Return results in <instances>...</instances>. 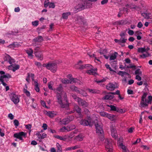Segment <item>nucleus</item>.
Masks as SVG:
<instances>
[{"instance_id":"2eb2a0df","label":"nucleus","mask_w":152,"mask_h":152,"mask_svg":"<svg viewBox=\"0 0 152 152\" xmlns=\"http://www.w3.org/2000/svg\"><path fill=\"white\" fill-rule=\"evenodd\" d=\"M79 99L77 102L78 104L83 107H86L88 106V103L86 101L83 100L81 98L78 99Z\"/></svg>"},{"instance_id":"1a4fd4ad","label":"nucleus","mask_w":152,"mask_h":152,"mask_svg":"<svg viewBox=\"0 0 152 152\" xmlns=\"http://www.w3.org/2000/svg\"><path fill=\"white\" fill-rule=\"evenodd\" d=\"M26 135V133L23 132H19L18 133H15L14 134V137L16 138L19 139L20 140L23 141V140L22 138L23 136L25 137Z\"/></svg>"},{"instance_id":"a18cd8bd","label":"nucleus","mask_w":152,"mask_h":152,"mask_svg":"<svg viewBox=\"0 0 152 152\" xmlns=\"http://www.w3.org/2000/svg\"><path fill=\"white\" fill-rule=\"evenodd\" d=\"M23 92L27 96H30V92L26 89H23Z\"/></svg>"},{"instance_id":"f704fd0d","label":"nucleus","mask_w":152,"mask_h":152,"mask_svg":"<svg viewBox=\"0 0 152 152\" xmlns=\"http://www.w3.org/2000/svg\"><path fill=\"white\" fill-rule=\"evenodd\" d=\"M35 89L37 92L39 91V88L38 86V83L36 81H34Z\"/></svg>"},{"instance_id":"8fccbe9b","label":"nucleus","mask_w":152,"mask_h":152,"mask_svg":"<svg viewBox=\"0 0 152 152\" xmlns=\"http://www.w3.org/2000/svg\"><path fill=\"white\" fill-rule=\"evenodd\" d=\"M36 135L37 136L39 139L41 140L40 138L41 137L42 134H41L40 132H37V133H36Z\"/></svg>"},{"instance_id":"7ed1b4c3","label":"nucleus","mask_w":152,"mask_h":152,"mask_svg":"<svg viewBox=\"0 0 152 152\" xmlns=\"http://www.w3.org/2000/svg\"><path fill=\"white\" fill-rule=\"evenodd\" d=\"M4 61H7L11 64L8 66V68L9 69L12 70L13 71V66H14L13 63H15V60L7 54H6L5 56H4Z\"/></svg>"},{"instance_id":"f3484780","label":"nucleus","mask_w":152,"mask_h":152,"mask_svg":"<svg viewBox=\"0 0 152 152\" xmlns=\"http://www.w3.org/2000/svg\"><path fill=\"white\" fill-rule=\"evenodd\" d=\"M97 70L96 69H93V68L88 70L86 71V72L87 74L90 75H97Z\"/></svg>"},{"instance_id":"b1692460","label":"nucleus","mask_w":152,"mask_h":152,"mask_svg":"<svg viewBox=\"0 0 152 152\" xmlns=\"http://www.w3.org/2000/svg\"><path fill=\"white\" fill-rule=\"evenodd\" d=\"M46 114L50 118H53L55 116L56 114H55L54 112H53L52 111H46Z\"/></svg>"},{"instance_id":"4d7b16f0","label":"nucleus","mask_w":152,"mask_h":152,"mask_svg":"<svg viewBox=\"0 0 152 152\" xmlns=\"http://www.w3.org/2000/svg\"><path fill=\"white\" fill-rule=\"evenodd\" d=\"M13 45V48H15L18 47V44H15V42H14V43H13L12 44H10L9 45H8L7 46V47H10L11 46V45Z\"/></svg>"},{"instance_id":"e433bc0d","label":"nucleus","mask_w":152,"mask_h":152,"mask_svg":"<svg viewBox=\"0 0 152 152\" xmlns=\"http://www.w3.org/2000/svg\"><path fill=\"white\" fill-rule=\"evenodd\" d=\"M56 145L57 150V152H61L62 150V148L59 144L58 142L57 143Z\"/></svg>"},{"instance_id":"5701e85b","label":"nucleus","mask_w":152,"mask_h":152,"mask_svg":"<svg viewBox=\"0 0 152 152\" xmlns=\"http://www.w3.org/2000/svg\"><path fill=\"white\" fill-rule=\"evenodd\" d=\"M80 148V146L78 145H76L74 146L67 148L65 149V150L66 151H70L72 150H74L77 148Z\"/></svg>"},{"instance_id":"ddd939ff","label":"nucleus","mask_w":152,"mask_h":152,"mask_svg":"<svg viewBox=\"0 0 152 152\" xmlns=\"http://www.w3.org/2000/svg\"><path fill=\"white\" fill-rule=\"evenodd\" d=\"M117 84H114L112 83H109L106 86V88L107 89L110 91H113L115 88H117Z\"/></svg>"},{"instance_id":"9b49d317","label":"nucleus","mask_w":152,"mask_h":152,"mask_svg":"<svg viewBox=\"0 0 152 152\" xmlns=\"http://www.w3.org/2000/svg\"><path fill=\"white\" fill-rule=\"evenodd\" d=\"M44 40L42 36H38L35 37L33 40V42L34 43H33V46H36V43H40Z\"/></svg>"},{"instance_id":"0e129e2a","label":"nucleus","mask_w":152,"mask_h":152,"mask_svg":"<svg viewBox=\"0 0 152 152\" xmlns=\"http://www.w3.org/2000/svg\"><path fill=\"white\" fill-rule=\"evenodd\" d=\"M107 113L104 112H101L100 113V115L102 116L103 117H106Z\"/></svg>"},{"instance_id":"f8f14e48","label":"nucleus","mask_w":152,"mask_h":152,"mask_svg":"<svg viewBox=\"0 0 152 152\" xmlns=\"http://www.w3.org/2000/svg\"><path fill=\"white\" fill-rule=\"evenodd\" d=\"M95 126L96 129V133L99 135L102 134L103 133V131L102 126L98 123L96 124Z\"/></svg>"},{"instance_id":"864d4df0","label":"nucleus","mask_w":152,"mask_h":152,"mask_svg":"<svg viewBox=\"0 0 152 152\" xmlns=\"http://www.w3.org/2000/svg\"><path fill=\"white\" fill-rule=\"evenodd\" d=\"M107 77H105V78H103L101 80H100L96 81V82L97 83H103V82H104L107 79Z\"/></svg>"},{"instance_id":"39448f33","label":"nucleus","mask_w":152,"mask_h":152,"mask_svg":"<svg viewBox=\"0 0 152 152\" xmlns=\"http://www.w3.org/2000/svg\"><path fill=\"white\" fill-rule=\"evenodd\" d=\"M82 1V3L78 4V5L75 7L76 10H75V13H76L84 9L86 7V0H81Z\"/></svg>"},{"instance_id":"a878e982","label":"nucleus","mask_w":152,"mask_h":152,"mask_svg":"<svg viewBox=\"0 0 152 152\" xmlns=\"http://www.w3.org/2000/svg\"><path fill=\"white\" fill-rule=\"evenodd\" d=\"M74 110L78 113L79 115L81 114V109L77 105H75L74 107Z\"/></svg>"},{"instance_id":"6e6d98bb","label":"nucleus","mask_w":152,"mask_h":152,"mask_svg":"<svg viewBox=\"0 0 152 152\" xmlns=\"http://www.w3.org/2000/svg\"><path fill=\"white\" fill-rule=\"evenodd\" d=\"M34 50V53H35L36 52H40L41 51V50L40 48L39 47H35Z\"/></svg>"},{"instance_id":"e2e57ef3","label":"nucleus","mask_w":152,"mask_h":152,"mask_svg":"<svg viewBox=\"0 0 152 152\" xmlns=\"http://www.w3.org/2000/svg\"><path fill=\"white\" fill-rule=\"evenodd\" d=\"M119 145L121 146V148L122 149L123 151L125 150H126V146L124 145L123 144V143H120L119 142Z\"/></svg>"},{"instance_id":"393cba45","label":"nucleus","mask_w":152,"mask_h":152,"mask_svg":"<svg viewBox=\"0 0 152 152\" xmlns=\"http://www.w3.org/2000/svg\"><path fill=\"white\" fill-rule=\"evenodd\" d=\"M71 14V12H64L63 13L62 15V18L64 19H67L68 18V16L70 15Z\"/></svg>"},{"instance_id":"4468645a","label":"nucleus","mask_w":152,"mask_h":152,"mask_svg":"<svg viewBox=\"0 0 152 152\" xmlns=\"http://www.w3.org/2000/svg\"><path fill=\"white\" fill-rule=\"evenodd\" d=\"M75 20L76 23L80 24L83 23L84 18L82 16L77 15L75 16Z\"/></svg>"},{"instance_id":"338daca9","label":"nucleus","mask_w":152,"mask_h":152,"mask_svg":"<svg viewBox=\"0 0 152 152\" xmlns=\"http://www.w3.org/2000/svg\"><path fill=\"white\" fill-rule=\"evenodd\" d=\"M39 68L41 67L42 65L40 63L37 61H35L34 63Z\"/></svg>"},{"instance_id":"412c9836","label":"nucleus","mask_w":152,"mask_h":152,"mask_svg":"<svg viewBox=\"0 0 152 152\" xmlns=\"http://www.w3.org/2000/svg\"><path fill=\"white\" fill-rule=\"evenodd\" d=\"M1 76L2 79L4 80V79H5V80L7 81L8 80V79L12 77L11 75L8 73H6L5 75Z\"/></svg>"},{"instance_id":"423d86ee","label":"nucleus","mask_w":152,"mask_h":152,"mask_svg":"<svg viewBox=\"0 0 152 152\" xmlns=\"http://www.w3.org/2000/svg\"><path fill=\"white\" fill-rule=\"evenodd\" d=\"M143 17L147 19H152V15L146 7L143 8Z\"/></svg>"},{"instance_id":"6e6552de","label":"nucleus","mask_w":152,"mask_h":152,"mask_svg":"<svg viewBox=\"0 0 152 152\" xmlns=\"http://www.w3.org/2000/svg\"><path fill=\"white\" fill-rule=\"evenodd\" d=\"M10 99L15 104L18 103L20 101L18 96L14 93H11L9 95Z\"/></svg>"},{"instance_id":"052dcab7","label":"nucleus","mask_w":152,"mask_h":152,"mask_svg":"<svg viewBox=\"0 0 152 152\" xmlns=\"http://www.w3.org/2000/svg\"><path fill=\"white\" fill-rule=\"evenodd\" d=\"M32 25L35 26H37L39 24L38 21L35 20L32 22Z\"/></svg>"},{"instance_id":"bf43d9fd","label":"nucleus","mask_w":152,"mask_h":152,"mask_svg":"<svg viewBox=\"0 0 152 152\" xmlns=\"http://www.w3.org/2000/svg\"><path fill=\"white\" fill-rule=\"evenodd\" d=\"M140 140L141 139L140 138L137 139L134 142H132V145H135L137 144L140 142Z\"/></svg>"},{"instance_id":"bb28decb","label":"nucleus","mask_w":152,"mask_h":152,"mask_svg":"<svg viewBox=\"0 0 152 152\" xmlns=\"http://www.w3.org/2000/svg\"><path fill=\"white\" fill-rule=\"evenodd\" d=\"M118 53L117 52H115L114 54H113L111 55L110 58V60H114L115 59L117 56Z\"/></svg>"},{"instance_id":"6ab92c4d","label":"nucleus","mask_w":152,"mask_h":152,"mask_svg":"<svg viewBox=\"0 0 152 152\" xmlns=\"http://www.w3.org/2000/svg\"><path fill=\"white\" fill-rule=\"evenodd\" d=\"M33 52V50L31 49L26 50V53L28 54V57L31 59H32L33 58V55L32 54Z\"/></svg>"},{"instance_id":"7c9ffc66","label":"nucleus","mask_w":152,"mask_h":152,"mask_svg":"<svg viewBox=\"0 0 152 152\" xmlns=\"http://www.w3.org/2000/svg\"><path fill=\"white\" fill-rule=\"evenodd\" d=\"M115 116V115H114L107 113L106 117H107L111 121H114V118Z\"/></svg>"},{"instance_id":"79ce46f5","label":"nucleus","mask_w":152,"mask_h":152,"mask_svg":"<svg viewBox=\"0 0 152 152\" xmlns=\"http://www.w3.org/2000/svg\"><path fill=\"white\" fill-rule=\"evenodd\" d=\"M55 137L57 139L64 141H65L66 140V138L62 137L59 136V135L55 136Z\"/></svg>"},{"instance_id":"58836bf2","label":"nucleus","mask_w":152,"mask_h":152,"mask_svg":"<svg viewBox=\"0 0 152 152\" xmlns=\"http://www.w3.org/2000/svg\"><path fill=\"white\" fill-rule=\"evenodd\" d=\"M61 105V107L63 108H65L68 110L69 108V104L67 103L63 104L62 102V103L60 104Z\"/></svg>"},{"instance_id":"aec40b11","label":"nucleus","mask_w":152,"mask_h":152,"mask_svg":"<svg viewBox=\"0 0 152 152\" xmlns=\"http://www.w3.org/2000/svg\"><path fill=\"white\" fill-rule=\"evenodd\" d=\"M35 56L40 60H42L43 58V55L41 51L34 53Z\"/></svg>"},{"instance_id":"680f3d73","label":"nucleus","mask_w":152,"mask_h":152,"mask_svg":"<svg viewBox=\"0 0 152 152\" xmlns=\"http://www.w3.org/2000/svg\"><path fill=\"white\" fill-rule=\"evenodd\" d=\"M25 127L26 129H27L28 130H30V131H31V125L30 124H27V125H26ZM30 132L29 133H30Z\"/></svg>"},{"instance_id":"a211bd4d","label":"nucleus","mask_w":152,"mask_h":152,"mask_svg":"<svg viewBox=\"0 0 152 152\" xmlns=\"http://www.w3.org/2000/svg\"><path fill=\"white\" fill-rule=\"evenodd\" d=\"M114 97V95L111 94V92H110L106 94L103 97V99L105 100H111Z\"/></svg>"},{"instance_id":"a19ab883","label":"nucleus","mask_w":152,"mask_h":152,"mask_svg":"<svg viewBox=\"0 0 152 152\" xmlns=\"http://www.w3.org/2000/svg\"><path fill=\"white\" fill-rule=\"evenodd\" d=\"M19 68L20 66L19 65H17L14 64V66H13V71L14 72H15L16 70L19 69Z\"/></svg>"},{"instance_id":"72a5a7b5","label":"nucleus","mask_w":152,"mask_h":152,"mask_svg":"<svg viewBox=\"0 0 152 152\" xmlns=\"http://www.w3.org/2000/svg\"><path fill=\"white\" fill-rule=\"evenodd\" d=\"M126 7L129 8L130 9H136L137 7L134 4H126Z\"/></svg>"},{"instance_id":"3c124183","label":"nucleus","mask_w":152,"mask_h":152,"mask_svg":"<svg viewBox=\"0 0 152 152\" xmlns=\"http://www.w3.org/2000/svg\"><path fill=\"white\" fill-rule=\"evenodd\" d=\"M48 87L49 89L52 90H53V91H55V89L53 88V87L52 86L51 84L50 83H49L48 84Z\"/></svg>"},{"instance_id":"2f4dec72","label":"nucleus","mask_w":152,"mask_h":152,"mask_svg":"<svg viewBox=\"0 0 152 152\" xmlns=\"http://www.w3.org/2000/svg\"><path fill=\"white\" fill-rule=\"evenodd\" d=\"M145 50V48L143 47V58H145L146 57L150 56H151V55L148 52H145V53H144Z\"/></svg>"},{"instance_id":"09e8293b","label":"nucleus","mask_w":152,"mask_h":152,"mask_svg":"<svg viewBox=\"0 0 152 152\" xmlns=\"http://www.w3.org/2000/svg\"><path fill=\"white\" fill-rule=\"evenodd\" d=\"M85 66L86 67L85 69H91L93 68V66L89 64H85Z\"/></svg>"},{"instance_id":"f257e3e1","label":"nucleus","mask_w":152,"mask_h":152,"mask_svg":"<svg viewBox=\"0 0 152 152\" xmlns=\"http://www.w3.org/2000/svg\"><path fill=\"white\" fill-rule=\"evenodd\" d=\"M143 86H145V88L144 89L145 92L143 93V107L144 106H147L148 105L149 103H151L152 101V96H149L148 97V99H145L144 100V98L147 95V94L148 92V86L147 83V81L144 82L143 81Z\"/></svg>"},{"instance_id":"69168bd1","label":"nucleus","mask_w":152,"mask_h":152,"mask_svg":"<svg viewBox=\"0 0 152 152\" xmlns=\"http://www.w3.org/2000/svg\"><path fill=\"white\" fill-rule=\"evenodd\" d=\"M79 81L76 78H72V80L71 81V83L72 82H73V83H76L77 82L78 83V82Z\"/></svg>"},{"instance_id":"473e14b6","label":"nucleus","mask_w":152,"mask_h":152,"mask_svg":"<svg viewBox=\"0 0 152 152\" xmlns=\"http://www.w3.org/2000/svg\"><path fill=\"white\" fill-rule=\"evenodd\" d=\"M55 90L60 92V93H62L63 91V88L61 84L59 85V86L55 89Z\"/></svg>"},{"instance_id":"9d476101","label":"nucleus","mask_w":152,"mask_h":152,"mask_svg":"<svg viewBox=\"0 0 152 152\" xmlns=\"http://www.w3.org/2000/svg\"><path fill=\"white\" fill-rule=\"evenodd\" d=\"M88 120L85 119L82 120L80 122V124L84 126H87L88 125L91 126V118L90 117H88Z\"/></svg>"},{"instance_id":"5fc2aeb1","label":"nucleus","mask_w":152,"mask_h":152,"mask_svg":"<svg viewBox=\"0 0 152 152\" xmlns=\"http://www.w3.org/2000/svg\"><path fill=\"white\" fill-rule=\"evenodd\" d=\"M69 120V122L72 121L74 119V116L73 115L69 116L67 118Z\"/></svg>"},{"instance_id":"20e7f679","label":"nucleus","mask_w":152,"mask_h":152,"mask_svg":"<svg viewBox=\"0 0 152 152\" xmlns=\"http://www.w3.org/2000/svg\"><path fill=\"white\" fill-rule=\"evenodd\" d=\"M126 34V32H121L119 34L120 36H121V38L119 39H114V41L116 43H118L119 45H121V43H125L126 41L127 40V39H125L124 37Z\"/></svg>"},{"instance_id":"13d9d810","label":"nucleus","mask_w":152,"mask_h":152,"mask_svg":"<svg viewBox=\"0 0 152 152\" xmlns=\"http://www.w3.org/2000/svg\"><path fill=\"white\" fill-rule=\"evenodd\" d=\"M83 112L85 114L87 115H89L90 114L89 110L87 108L84 109Z\"/></svg>"},{"instance_id":"603ef678","label":"nucleus","mask_w":152,"mask_h":152,"mask_svg":"<svg viewBox=\"0 0 152 152\" xmlns=\"http://www.w3.org/2000/svg\"><path fill=\"white\" fill-rule=\"evenodd\" d=\"M141 71L140 69H137L135 72V74L136 75H139L141 74Z\"/></svg>"},{"instance_id":"f03ea898","label":"nucleus","mask_w":152,"mask_h":152,"mask_svg":"<svg viewBox=\"0 0 152 152\" xmlns=\"http://www.w3.org/2000/svg\"><path fill=\"white\" fill-rule=\"evenodd\" d=\"M43 66L53 73L55 72L57 69L58 66L56 63L53 62L49 63L48 64H44Z\"/></svg>"},{"instance_id":"c756f323","label":"nucleus","mask_w":152,"mask_h":152,"mask_svg":"<svg viewBox=\"0 0 152 152\" xmlns=\"http://www.w3.org/2000/svg\"><path fill=\"white\" fill-rule=\"evenodd\" d=\"M57 99L58 100V102L59 104L62 103V100L61 98V96L60 94L57 93L56 95Z\"/></svg>"},{"instance_id":"c9c22d12","label":"nucleus","mask_w":152,"mask_h":152,"mask_svg":"<svg viewBox=\"0 0 152 152\" xmlns=\"http://www.w3.org/2000/svg\"><path fill=\"white\" fill-rule=\"evenodd\" d=\"M61 81L64 84H68L69 83H71V82L66 79H63L61 80Z\"/></svg>"},{"instance_id":"774afa93","label":"nucleus","mask_w":152,"mask_h":152,"mask_svg":"<svg viewBox=\"0 0 152 152\" xmlns=\"http://www.w3.org/2000/svg\"><path fill=\"white\" fill-rule=\"evenodd\" d=\"M72 97L77 102L79 100L78 99H80V98L77 97V96L75 95H72Z\"/></svg>"},{"instance_id":"4be33fe9","label":"nucleus","mask_w":152,"mask_h":152,"mask_svg":"<svg viewBox=\"0 0 152 152\" xmlns=\"http://www.w3.org/2000/svg\"><path fill=\"white\" fill-rule=\"evenodd\" d=\"M111 131L112 136L113 137L116 139L117 138V135L116 130L114 128H112V129H111Z\"/></svg>"},{"instance_id":"c85d7f7f","label":"nucleus","mask_w":152,"mask_h":152,"mask_svg":"<svg viewBox=\"0 0 152 152\" xmlns=\"http://www.w3.org/2000/svg\"><path fill=\"white\" fill-rule=\"evenodd\" d=\"M61 122L62 124L66 125L69 122V120L67 118H65L62 119L61 121Z\"/></svg>"},{"instance_id":"cd10ccee","label":"nucleus","mask_w":152,"mask_h":152,"mask_svg":"<svg viewBox=\"0 0 152 152\" xmlns=\"http://www.w3.org/2000/svg\"><path fill=\"white\" fill-rule=\"evenodd\" d=\"M83 135L81 134H80L76 136L75 138V139L77 141H82L83 139Z\"/></svg>"},{"instance_id":"c03bdc74","label":"nucleus","mask_w":152,"mask_h":152,"mask_svg":"<svg viewBox=\"0 0 152 152\" xmlns=\"http://www.w3.org/2000/svg\"><path fill=\"white\" fill-rule=\"evenodd\" d=\"M48 6L49 8H54L55 7V5L53 3L50 2Z\"/></svg>"},{"instance_id":"37998d69","label":"nucleus","mask_w":152,"mask_h":152,"mask_svg":"<svg viewBox=\"0 0 152 152\" xmlns=\"http://www.w3.org/2000/svg\"><path fill=\"white\" fill-rule=\"evenodd\" d=\"M88 90L89 92L92 94H95L97 93L98 92V91L96 89H88Z\"/></svg>"},{"instance_id":"ea45409f","label":"nucleus","mask_w":152,"mask_h":152,"mask_svg":"<svg viewBox=\"0 0 152 152\" xmlns=\"http://www.w3.org/2000/svg\"><path fill=\"white\" fill-rule=\"evenodd\" d=\"M76 65L77 66H76L77 68L78 69H85L86 67L85 66V64L80 65L79 64H77Z\"/></svg>"},{"instance_id":"de8ad7c7","label":"nucleus","mask_w":152,"mask_h":152,"mask_svg":"<svg viewBox=\"0 0 152 152\" xmlns=\"http://www.w3.org/2000/svg\"><path fill=\"white\" fill-rule=\"evenodd\" d=\"M50 2L49 0H45L44 3V6L45 8L47 7L49 4Z\"/></svg>"},{"instance_id":"0eeeda50","label":"nucleus","mask_w":152,"mask_h":152,"mask_svg":"<svg viewBox=\"0 0 152 152\" xmlns=\"http://www.w3.org/2000/svg\"><path fill=\"white\" fill-rule=\"evenodd\" d=\"M111 141V140L107 139L105 140V148L107 152H113V147Z\"/></svg>"},{"instance_id":"49530a36","label":"nucleus","mask_w":152,"mask_h":152,"mask_svg":"<svg viewBox=\"0 0 152 152\" xmlns=\"http://www.w3.org/2000/svg\"><path fill=\"white\" fill-rule=\"evenodd\" d=\"M13 123L14 125L16 126H18L19 125V123L18 121L16 119L14 120Z\"/></svg>"},{"instance_id":"4c0bfd02","label":"nucleus","mask_w":152,"mask_h":152,"mask_svg":"<svg viewBox=\"0 0 152 152\" xmlns=\"http://www.w3.org/2000/svg\"><path fill=\"white\" fill-rule=\"evenodd\" d=\"M107 107H109L110 108V110L112 111H116L117 110V108L115 106L113 105H107Z\"/></svg>"},{"instance_id":"dca6fc26","label":"nucleus","mask_w":152,"mask_h":152,"mask_svg":"<svg viewBox=\"0 0 152 152\" xmlns=\"http://www.w3.org/2000/svg\"><path fill=\"white\" fill-rule=\"evenodd\" d=\"M70 88L72 91H75L77 93H82V92H83L82 90L78 88L74 85H72L70 86Z\"/></svg>"}]
</instances>
